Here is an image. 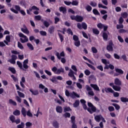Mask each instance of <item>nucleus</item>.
<instances>
[{"label": "nucleus", "mask_w": 128, "mask_h": 128, "mask_svg": "<svg viewBox=\"0 0 128 128\" xmlns=\"http://www.w3.org/2000/svg\"><path fill=\"white\" fill-rule=\"evenodd\" d=\"M18 36L20 38V41L22 44H24V42H28V38L24 34L20 32L18 34Z\"/></svg>", "instance_id": "nucleus-1"}, {"label": "nucleus", "mask_w": 128, "mask_h": 128, "mask_svg": "<svg viewBox=\"0 0 128 128\" xmlns=\"http://www.w3.org/2000/svg\"><path fill=\"white\" fill-rule=\"evenodd\" d=\"M94 120L97 122H100V120H102L103 122H106V120H104V118L100 114L97 116L94 115Z\"/></svg>", "instance_id": "nucleus-2"}, {"label": "nucleus", "mask_w": 128, "mask_h": 128, "mask_svg": "<svg viewBox=\"0 0 128 128\" xmlns=\"http://www.w3.org/2000/svg\"><path fill=\"white\" fill-rule=\"evenodd\" d=\"M14 8L16 10H14V8H11L10 10L11 12H14V14H18V12L20 11V7L18 5H16L14 6Z\"/></svg>", "instance_id": "nucleus-3"}, {"label": "nucleus", "mask_w": 128, "mask_h": 128, "mask_svg": "<svg viewBox=\"0 0 128 128\" xmlns=\"http://www.w3.org/2000/svg\"><path fill=\"white\" fill-rule=\"evenodd\" d=\"M55 55L56 56H57V58H58V60H60L62 57L64 58V56H66V54H64V51L61 52L60 54V52H56L55 54Z\"/></svg>", "instance_id": "nucleus-4"}, {"label": "nucleus", "mask_w": 128, "mask_h": 128, "mask_svg": "<svg viewBox=\"0 0 128 128\" xmlns=\"http://www.w3.org/2000/svg\"><path fill=\"white\" fill-rule=\"evenodd\" d=\"M108 32H102V38L104 40L105 42H106L108 40Z\"/></svg>", "instance_id": "nucleus-5"}, {"label": "nucleus", "mask_w": 128, "mask_h": 128, "mask_svg": "<svg viewBox=\"0 0 128 128\" xmlns=\"http://www.w3.org/2000/svg\"><path fill=\"white\" fill-rule=\"evenodd\" d=\"M87 110H88V112L90 113V114H92L94 112H96V106H92L90 108H88L87 109Z\"/></svg>", "instance_id": "nucleus-6"}, {"label": "nucleus", "mask_w": 128, "mask_h": 128, "mask_svg": "<svg viewBox=\"0 0 128 128\" xmlns=\"http://www.w3.org/2000/svg\"><path fill=\"white\" fill-rule=\"evenodd\" d=\"M28 59H26L23 62V68H25V70H28Z\"/></svg>", "instance_id": "nucleus-7"}, {"label": "nucleus", "mask_w": 128, "mask_h": 128, "mask_svg": "<svg viewBox=\"0 0 128 128\" xmlns=\"http://www.w3.org/2000/svg\"><path fill=\"white\" fill-rule=\"evenodd\" d=\"M70 98H80V94H77L76 92H72L70 94Z\"/></svg>", "instance_id": "nucleus-8"}, {"label": "nucleus", "mask_w": 128, "mask_h": 128, "mask_svg": "<svg viewBox=\"0 0 128 128\" xmlns=\"http://www.w3.org/2000/svg\"><path fill=\"white\" fill-rule=\"evenodd\" d=\"M114 84L116 86H122V81L118 78H116L114 80Z\"/></svg>", "instance_id": "nucleus-9"}, {"label": "nucleus", "mask_w": 128, "mask_h": 128, "mask_svg": "<svg viewBox=\"0 0 128 128\" xmlns=\"http://www.w3.org/2000/svg\"><path fill=\"white\" fill-rule=\"evenodd\" d=\"M82 20H84V17L80 15L76 16V22H82Z\"/></svg>", "instance_id": "nucleus-10"}, {"label": "nucleus", "mask_w": 128, "mask_h": 128, "mask_svg": "<svg viewBox=\"0 0 128 128\" xmlns=\"http://www.w3.org/2000/svg\"><path fill=\"white\" fill-rule=\"evenodd\" d=\"M6 40L4 41V44H6L7 46H8V42H10V36H7L6 37Z\"/></svg>", "instance_id": "nucleus-11"}, {"label": "nucleus", "mask_w": 128, "mask_h": 128, "mask_svg": "<svg viewBox=\"0 0 128 128\" xmlns=\"http://www.w3.org/2000/svg\"><path fill=\"white\" fill-rule=\"evenodd\" d=\"M106 50H108V52H112V50H114L112 48V43H109V44L106 47Z\"/></svg>", "instance_id": "nucleus-12"}, {"label": "nucleus", "mask_w": 128, "mask_h": 128, "mask_svg": "<svg viewBox=\"0 0 128 128\" xmlns=\"http://www.w3.org/2000/svg\"><path fill=\"white\" fill-rule=\"evenodd\" d=\"M48 32L50 34H52L54 32V26H50L48 29Z\"/></svg>", "instance_id": "nucleus-13"}, {"label": "nucleus", "mask_w": 128, "mask_h": 128, "mask_svg": "<svg viewBox=\"0 0 128 128\" xmlns=\"http://www.w3.org/2000/svg\"><path fill=\"white\" fill-rule=\"evenodd\" d=\"M56 112L59 114L62 112V107L60 106H56Z\"/></svg>", "instance_id": "nucleus-14"}, {"label": "nucleus", "mask_w": 128, "mask_h": 128, "mask_svg": "<svg viewBox=\"0 0 128 128\" xmlns=\"http://www.w3.org/2000/svg\"><path fill=\"white\" fill-rule=\"evenodd\" d=\"M62 72H64V69L60 68L59 69H57V71L56 72V74H62Z\"/></svg>", "instance_id": "nucleus-15"}, {"label": "nucleus", "mask_w": 128, "mask_h": 128, "mask_svg": "<svg viewBox=\"0 0 128 128\" xmlns=\"http://www.w3.org/2000/svg\"><path fill=\"white\" fill-rule=\"evenodd\" d=\"M90 86L95 90L100 91V88H98V85L94 84H90Z\"/></svg>", "instance_id": "nucleus-16"}, {"label": "nucleus", "mask_w": 128, "mask_h": 128, "mask_svg": "<svg viewBox=\"0 0 128 128\" xmlns=\"http://www.w3.org/2000/svg\"><path fill=\"white\" fill-rule=\"evenodd\" d=\"M59 10L60 12H62V14L66 13V7L61 6L59 8Z\"/></svg>", "instance_id": "nucleus-17"}, {"label": "nucleus", "mask_w": 128, "mask_h": 128, "mask_svg": "<svg viewBox=\"0 0 128 128\" xmlns=\"http://www.w3.org/2000/svg\"><path fill=\"white\" fill-rule=\"evenodd\" d=\"M22 32H24V34H30V31L28 30V28H21Z\"/></svg>", "instance_id": "nucleus-18"}, {"label": "nucleus", "mask_w": 128, "mask_h": 128, "mask_svg": "<svg viewBox=\"0 0 128 128\" xmlns=\"http://www.w3.org/2000/svg\"><path fill=\"white\" fill-rule=\"evenodd\" d=\"M29 90L32 92L33 96H38V90H32V89H30Z\"/></svg>", "instance_id": "nucleus-19"}, {"label": "nucleus", "mask_w": 128, "mask_h": 128, "mask_svg": "<svg viewBox=\"0 0 128 128\" xmlns=\"http://www.w3.org/2000/svg\"><path fill=\"white\" fill-rule=\"evenodd\" d=\"M113 90H116V92H120L121 90V88L118 86L115 85V86H114V87L113 88Z\"/></svg>", "instance_id": "nucleus-20"}, {"label": "nucleus", "mask_w": 128, "mask_h": 128, "mask_svg": "<svg viewBox=\"0 0 128 128\" xmlns=\"http://www.w3.org/2000/svg\"><path fill=\"white\" fill-rule=\"evenodd\" d=\"M16 64L20 70H24L22 67V64L20 62L17 61Z\"/></svg>", "instance_id": "nucleus-21"}, {"label": "nucleus", "mask_w": 128, "mask_h": 128, "mask_svg": "<svg viewBox=\"0 0 128 128\" xmlns=\"http://www.w3.org/2000/svg\"><path fill=\"white\" fill-rule=\"evenodd\" d=\"M9 118H10V122H12V123L14 122L16 120V117L14 115L10 116L9 117Z\"/></svg>", "instance_id": "nucleus-22"}, {"label": "nucleus", "mask_w": 128, "mask_h": 128, "mask_svg": "<svg viewBox=\"0 0 128 128\" xmlns=\"http://www.w3.org/2000/svg\"><path fill=\"white\" fill-rule=\"evenodd\" d=\"M9 104H12V106H16L17 104L16 102L15 101H14V100H12V99L9 100Z\"/></svg>", "instance_id": "nucleus-23"}, {"label": "nucleus", "mask_w": 128, "mask_h": 128, "mask_svg": "<svg viewBox=\"0 0 128 128\" xmlns=\"http://www.w3.org/2000/svg\"><path fill=\"white\" fill-rule=\"evenodd\" d=\"M52 126L55 128H60V124L56 121H55V122H53Z\"/></svg>", "instance_id": "nucleus-24"}, {"label": "nucleus", "mask_w": 128, "mask_h": 128, "mask_svg": "<svg viewBox=\"0 0 128 128\" xmlns=\"http://www.w3.org/2000/svg\"><path fill=\"white\" fill-rule=\"evenodd\" d=\"M74 108H78L80 106V100H76L73 104Z\"/></svg>", "instance_id": "nucleus-25"}, {"label": "nucleus", "mask_w": 128, "mask_h": 128, "mask_svg": "<svg viewBox=\"0 0 128 128\" xmlns=\"http://www.w3.org/2000/svg\"><path fill=\"white\" fill-rule=\"evenodd\" d=\"M115 70L116 72H118V74H124V71L122 69L116 68Z\"/></svg>", "instance_id": "nucleus-26"}, {"label": "nucleus", "mask_w": 128, "mask_h": 128, "mask_svg": "<svg viewBox=\"0 0 128 128\" xmlns=\"http://www.w3.org/2000/svg\"><path fill=\"white\" fill-rule=\"evenodd\" d=\"M21 112L24 116H26V108H22Z\"/></svg>", "instance_id": "nucleus-27"}, {"label": "nucleus", "mask_w": 128, "mask_h": 128, "mask_svg": "<svg viewBox=\"0 0 128 128\" xmlns=\"http://www.w3.org/2000/svg\"><path fill=\"white\" fill-rule=\"evenodd\" d=\"M120 100L122 102H128V98L124 97H121Z\"/></svg>", "instance_id": "nucleus-28"}, {"label": "nucleus", "mask_w": 128, "mask_h": 128, "mask_svg": "<svg viewBox=\"0 0 128 128\" xmlns=\"http://www.w3.org/2000/svg\"><path fill=\"white\" fill-rule=\"evenodd\" d=\"M8 70L11 72L12 74H16V69L12 67H9L8 68Z\"/></svg>", "instance_id": "nucleus-29"}, {"label": "nucleus", "mask_w": 128, "mask_h": 128, "mask_svg": "<svg viewBox=\"0 0 128 128\" xmlns=\"http://www.w3.org/2000/svg\"><path fill=\"white\" fill-rule=\"evenodd\" d=\"M27 46H28V48L29 50H34V46H32V44L28 43Z\"/></svg>", "instance_id": "nucleus-30"}, {"label": "nucleus", "mask_w": 128, "mask_h": 128, "mask_svg": "<svg viewBox=\"0 0 128 128\" xmlns=\"http://www.w3.org/2000/svg\"><path fill=\"white\" fill-rule=\"evenodd\" d=\"M105 92H111L112 94L114 92V91L112 88H107L105 89Z\"/></svg>", "instance_id": "nucleus-31"}, {"label": "nucleus", "mask_w": 128, "mask_h": 128, "mask_svg": "<svg viewBox=\"0 0 128 128\" xmlns=\"http://www.w3.org/2000/svg\"><path fill=\"white\" fill-rule=\"evenodd\" d=\"M14 116H20V112L19 110H16L13 112Z\"/></svg>", "instance_id": "nucleus-32"}, {"label": "nucleus", "mask_w": 128, "mask_h": 128, "mask_svg": "<svg viewBox=\"0 0 128 128\" xmlns=\"http://www.w3.org/2000/svg\"><path fill=\"white\" fill-rule=\"evenodd\" d=\"M82 26L84 30H86L88 28V24L84 22L82 23Z\"/></svg>", "instance_id": "nucleus-33"}, {"label": "nucleus", "mask_w": 128, "mask_h": 128, "mask_svg": "<svg viewBox=\"0 0 128 128\" xmlns=\"http://www.w3.org/2000/svg\"><path fill=\"white\" fill-rule=\"evenodd\" d=\"M74 72L72 71V70H70V72L68 74V76H70V78H72L74 75Z\"/></svg>", "instance_id": "nucleus-34"}, {"label": "nucleus", "mask_w": 128, "mask_h": 128, "mask_svg": "<svg viewBox=\"0 0 128 128\" xmlns=\"http://www.w3.org/2000/svg\"><path fill=\"white\" fill-rule=\"evenodd\" d=\"M20 98H24V94L20 91L17 92Z\"/></svg>", "instance_id": "nucleus-35"}, {"label": "nucleus", "mask_w": 128, "mask_h": 128, "mask_svg": "<svg viewBox=\"0 0 128 128\" xmlns=\"http://www.w3.org/2000/svg\"><path fill=\"white\" fill-rule=\"evenodd\" d=\"M128 14L126 12H124L121 14V16L122 18H128Z\"/></svg>", "instance_id": "nucleus-36"}, {"label": "nucleus", "mask_w": 128, "mask_h": 128, "mask_svg": "<svg viewBox=\"0 0 128 128\" xmlns=\"http://www.w3.org/2000/svg\"><path fill=\"white\" fill-rule=\"evenodd\" d=\"M58 36L60 38L61 42H62L64 40V36H62V34H60V32H58Z\"/></svg>", "instance_id": "nucleus-37"}, {"label": "nucleus", "mask_w": 128, "mask_h": 128, "mask_svg": "<svg viewBox=\"0 0 128 128\" xmlns=\"http://www.w3.org/2000/svg\"><path fill=\"white\" fill-rule=\"evenodd\" d=\"M92 32L94 34H100V31L97 28H93Z\"/></svg>", "instance_id": "nucleus-38"}, {"label": "nucleus", "mask_w": 128, "mask_h": 128, "mask_svg": "<svg viewBox=\"0 0 128 128\" xmlns=\"http://www.w3.org/2000/svg\"><path fill=\"white\" fill-rule=\"evenodd\" d=\"M71 4H72V6H78V1L74 0L71 2Z\"/></svg>", "instance_id": "nucleus-39"}, {"label": "nucleus", "mask_w": 128, "mask_h": 128, "mask_svg": "<svg viewBox=\"0 0 128 128\" xmlns=\"http://www.w3.org/2000/svg\"><path fill=\"white\" fill-rule=\"evenodd\" d=\"M18 128H24V123L22 122L20 124L17 126Z\"/></svg>", "instance_id": "nucleus-40"}, {"label": "nucleus", "mask_w": 128, "mask_h": 128, "mask_svg": "<svg viewBox=\"0 0 128 128\" xmlns=\"http://www.w3.org/2000/svg\"><path fill=\"white\" fill-rule=\"evenodd\" d=\"M34 20H42V16L38 15L34 16Z\"/></svg>", "instance_id": "nucleus-41"}, {"label": "nucleus", "mask_w": 128, "mask_h": 128, "mask_svg": "<svg viewBox=\"0 0 128 128\" xmlns=\"http://www.w3.org/2000/svg\"><path fill=\"white\" fill-rule=\"evenodd\" d=\"M86 10L87 12H91L92 8V6H90L88 5L86 6Z\"/></svg>", "instance_id": "nucleus-42"}, {"label": "nucleus", "mask_w": 128, "mask_h": 128, "mask_svg": "<svg viewBox=\"0 0 128 128\" xmlns=\"http://www.w3.org/2000/svg\"><path fill=\"white\" fill-rule=\"evenodd\" d=\"M92 12H93V14H96L97 16H100V12L96 9H94L92 10Z\"/></svg>", "instance_id": "nucleus-43"}, {"label": "nucleus", "mask_w": 128, "mask_h": 128, "mask_svg": "<svg viewBox=\"0 0 128 128\" xmlns=\"http://www.w3.org/2000/svg\"><path fill=\"white\" fill-rule=\"evenodd\" d=\"M86 64L89 68H92L94 70H96V68H94V66L88 63H86Z\"/></svg>", "instance_id": "nucleus-44"}, {"label": "nucleus", "mask_w": 128, "mask_h": 128, "mask_svg": "<svg viewBox=\"0 0 128 128\" xmlns=\"http://www.w3.org/2000/svg\"><path fill=\"white\" fill-rule=\"evenodd\" d=\"M18 46L20 50H23L24 48V46H22V44L20 42H18Z\"/></svg>", "instance_id": "nucleus-45"}, {"label": "nucleus", "mask_w": 128, "mask_h": 128, "mask_svg": "<svg viewBox=\"0 0 128 128\" xmlns=\"http://www.w3.org/2000/svg\"><path fill=\"white\" fill-rule=\"evenodd\" d=\"M112 106H114L115 107L116 109L118 110H119L120 108V107L118 106V104H112Z\"/></svg>", "instance_id": "nucleus-46"}, {"label": "nucleus", "mask_w": 128, "mask_h": 128, "mask_svg": "<svg viewBox=\"0 0 128 128\" xmlns=\"http://www.w3.org/2000/svg\"><path fill=\"white\" fill-rule=\"evenodd\" d=\"M84 73L86 76H90V71L88 70H86L84 71Z\"/></svg>", "instance_id": "nucleus-47"}, {"label": "nucleus", "mask_w": 128, "mask_h": 128, "mask_svg": "<svg viewBox=\"0 0 128 128\" xmlns=\"http://www.w3.org/2000/svg\"><path fill=\"white\" fill-rule=\"evenodd\" d=\"M16 102H20H20H22V98H20V96H16Z\"/></svg>", "instance_id": "nucleus-48"}, {"label": "nucleus", "mask_w": 128, "mask_h": 128, "mask_svg": "<svg viewBox=\"0 0 128 128\" xmlns=\"http://www.w3.org/2000/svg\"><path fill=\"white\" fill-rule=\"evenodd\" d=\"M74 44V46L77 47H78L80 46V42L79 40L78 41L75 42Z\"/></svg>", "instance_id": "nucleus-49"}, {"label": "nucleus", "mask_w": 128, "mask_h": 128, "mask_svg": "<svg viewBox=\"0 0 128 128\" xmlns=\"http://www.w3.org/2000/svg\"><path fill=\"white\" fill-rule=\"evenodd\" d=\"M98 28H104V25L102 23H99L98 25H97Z\"/></svg>", "instance_id": "nucleus-50"}, {"label": "nucleus", "mask_w": 128, "mask_h": 128, "mask_svg": "<svg viewBox=\"0 0 128 128\" xmlns=\"http://www.w3.org/2000/svg\"><path fill=\"white\" fill-rule=\"evenodd\" d=\"M86 90L88 92H90V90H92V88H90V86H88V85H86Z\"/></svg>", "instance_id": "nucleus-51"}, {"label": "nucleus", "mask_w": 128, "mask_h": 128, "mask_svg": "<svg viewBox=\"0 0 128 128\" xmlns=\"http://www.w3.org/2000/svg\"><path fill=\"white\" fill-rule=\"evenodd\" d=\"M67 34H71V36H74V33L72 32V30L70 28H68L67 30Z\"/></svg>", "instance_id": "nucleus-52"}, {"label": "nucleus", "mask_w": 128, "mask_h": 128, "mask_svg": "<svg viewBox=\"0 0 128 128\" xmlns=\"http://www.w3.org/2000/svg\"><path fill=\"white\" fill-rule=\"evenodd\" d=\"M119 32H120V34H125V32H128V30H125L124 29H120L119 30Z\"/></svg>", "instance_id": "nucleus-53"}, {"label": "nucleus", "mask_w": 128, "mask_h": 128, "mask_svg": "<svg viewBox=\"0 0 128 128\" xmlns=\"http://www.w3.org/2000/svg\"><path fill=\"white\" fill-rule=\"evenodd\" d=\"M40 34H41V36H46V31H40Z\"/></svg>", "instance_id": "nucleus-54"}, {"label": "nucleus", "mask_w": 128, "mask_h": 128, "mask_svg": "<svg viewBox=\"0 0 128 128\" xmlns=\"http://www.w3.org/2000/svg\"><path fill=\"white\" fill-rule=\"evenodd\" d=\"M92 51L93 54H96V52H98V50H96L95 47L92 48Z\"/></svg>", "instance_id": "nucleus-55"}, {"label": "nucleus", "mask_w": 128, "mask_h": 128, "mask_svg": "<svg viewBox=\"0 0 128 128\" xmlns=\"http://www.w3.org/2000/svg\"><path fill=\"white\" fill-rule=\"evenodd\" d=\"M73 40H74V42H78V36L76 35H74L73 36Z\"/></svg>", "instance_id": "nucleus-56"}, {"label": "nucleus", "mask_w": 128, "mask_h": 128, "mask_svg": "<svg viewBox=\"0 0 128 128\" xmlns=\"http://www.w3.org/2000/svg\"><path fill=\"white\" fill-rule=\"evenodd\" d=\"M89 80H96V77L94 75H90L89 76Z\"/></svg>", "instance_id": "nucleus-57"}, {"label": "nucleus", "mask_w": 128, "mask_h": 128, "mask_svg": "<svg viewBox=\"0 0 128 128\" xmlns=\"http://www.w3.org/2000/svg\"><path fill=\"white\" fill-rule=\"evenodd\" d=\"M44 24L46 28H48V26H50V23L46 21L44 22Z\"/></svg>", "instance_id": "nucleus-58"}, {"label": "nucleus", "mask_w": 128, "mask_h": 128, "mask_svg": "<svg viewBox=\"0 0 128 128\" xmlns=\"http://www.w3.org/2000/svg\"><path fill=\"white\" fill-rule=\"evenodd\" d=\"M8 62L12 64H16V60H14V59H10L8 60Z\"/></svg>", "instance_id": "nucleus-59"}, {"label": "nucleus", "mask_w": 128, "mask_h": 128, "mask_svg": "<svg viewBox=\"0 0 128 128\" xmlns=\"http://www.w3.org/2000/svg\"><path fill=\"white\" fill-rule=\"evenodd\" d=\"M102 62L103 64H110V62H108L106 59H102Z\"/></svg>", "instance_id": "nucleus-60"}, {"label": "nucleus", "mask_w": 128, "mask_h": 128, "mask_svg": "<svg viewBox=\"0 0 128 128\" xmlns=\"http://www.w3.org/2000/svg\"><path fill=\"white\" fill-rule=\"evenodd\" d=\"M118 38L120 42H124V39L122 38V36H118Z\"/></svg>", "instance_id": "nucleus-61"}, {"label": "nucleus", "mask_w": 128, "mask_h": 128, "mask_svg": "<svg viewBox=\"0 0 128 128\" xmlns=\"http://www.w3.org/2000/svg\"><path fill=\"white\" fill-rule=\"evenodd\" d=\"M90 4L94 8L96 6H97L98 4L96 2H90Z\"/></svg>", "instance_id": "nucleus-62"}, {"label": "nucleus", "mask_w": 128, "mask_h": 128, "mask_svg": "<svg viewBox=\"0 0 128 128\" xmlns=\"http://www.w3.org/2000/svg\"><path fill=\"white\" fill-rule=\"evenodd\" d=\"M122 58L124 60L125 62H128V59L126 58V54H124L122 56Z\"/></svg>", "instance_id": "nucleus-63"}, {"label": "nucleus", "mask_w": 128, "mask_h": 128, "mask_svg": "<svg viewBox=\"0 0 128 128\" xmlns=\"http://www.w3.org/2000/svg\"><path fill=\"white\" fill-rule=\"evenodd\" d=\"M27 116H30V117H32V112H30V110H28L27 112V114H26Z\"/></svg>", "instance_id": "nucleus-64"}]
</instances>
